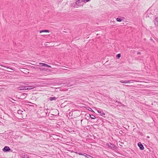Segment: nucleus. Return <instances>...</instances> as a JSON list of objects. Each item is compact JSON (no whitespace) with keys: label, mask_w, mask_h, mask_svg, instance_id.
I'll return each mask as SVG.
<instances>
[{"label":"nucleus","mask_w":158,"mask_h":158,"mask_svg":"<svg viewBox=\"0 0 158 158\" xmlns=\"http://www.w3.org/2000/svg\"><path fill=\"white\" fill-rule=\"evenodd\" d=\"M38 114L40 115V116L42 117H44L47 116V114L46 113V110L45 109L42 110H41L38 111Z\"/></svg>","instance_id":"1"},{"label":"nucleus","mask_w":158,"mask_h":158,"mask_svg":"<svg viewBox=\"0 0 158 158\" xmlns=\"http://www.w3.org/2000/svg\"><path fill=\"white\" fill-rule=\"evenodd\" d=\"M27 87L23 85H20L17 88V90H27Z\"/></svg>","instance_id":"2"},{"label":"nucleus","mask_w":158,"mask_h":158,"mask_svg":"<svg viewBox=\"0 0 158 158\" xmlns=\"http://www.w3.org/2000/svg\"><path fill=\"white\" fill-rule=\"evenodd\" d=\"M11 149L8 146H5L2 149V150L5 152H7L10 151Z\"/></svg>","instance_id":"3"},{"label":"nucleus","mask_w":158,"mask_h":158,"mask_svg":"<svg viewBox=\"0 0 158 158\" xmlns=\"http://www.w3.org/2000/svg\"><path fill=\"white\" fill-rule=\"evenodd\" d=\"M138 146L139 147V149L141 150H143L144 149V147L143 145L139 142L138 144Z\"/></svg>","instance_id":"4"},{"label":"nucleus","mask_w":158,"mask_h":158,"mask_svg":"<svg viewBox=\"0 0 158 158\" xmlns=\"http://www.w3.org/2000/svg\"><path fill=\"white\" fill-rule=\"evenodd\" d=\"M74 152L75 153H76V154H79V155H80L84 156H85V157H86L87 155H88L87 154H86L85 153H82L81 152H78L76 151V152Z\"/></svg>","instance_id":"5"},{"label":"nucleus","mask_w":158,"mask_h":158,"mask_svg":"<svg viewBox=\"0 0 158 158\" xmlns=\"http://www.w3.org/2000/svg\"><path fill=\"white\" fill-rule=\"evenodd\" d=\"M154 22L156 26H158V17L155 18L154 20Z\"/></svg>","instance_id":"6"},{"label":"nucleus","mask_w":158,"mask_h":158,"mask_svg":"<svg viewBox=\"0 0 158 158\" xmlns=\"http://www.w3.org/2000/svg\"><path fill=\"white\" fill-rule=\"evenodd\" d=\"M133 80H128V81H123V80H121L120 81V82L123 83H130V81H133Z\"/></svg>","instance_id":"7"},{"label":"nucleus","mask_w":158,"mask_h":158,"mask_svg":"<svg viewBox=\"0 0 158 158\" xmlns=\"http://www.w3.org/2000/svg\"><path fill=\"white\" fill-rule=\"evenodd\" d=\"M39 64L41 66H45L47 67L48 68H51V66L48 65L46 64L40 63H39Z\"/></svg>","instance_id":"8"},{"label":"nucleus","mask_w":158,"mask_h":158,"mask_svg":"<svg viewBox=\"0 0 158 158\" xmlns=\"http://www.w3.org/2000/svg\"><path fill=\"white\" fill-rule=\"evenodd\" d=\"M102 110H97V112L99 114H100V115L102 116H103L105 115V114L104 113L102 112Z\"/></svg>","instance_id":"9"},{"label":"nucleus","mask_w":158,"mask_h":158,"mask_svg":"<svg viewBox=\"0 0 158 158\" xmlns=\"http://www.w3.org/2000/svg\"><path fill=\"white\" fill-rule=\"evenodd\" d=\"M107 145L111 148H114L116 147V146L114 144L111 143H108Z\"/></svg>","instance_id":"10"},{"label":"nucleus","mask_w":158,"mask_h":158,"mask_svg":"<svg viewBox=\"0 0 158 158\" xmlns=\"http://www.w3.org/2000/svg\"><path fill=\"white\" fill-rule=\"evenodd\" d=\"M114 102H117L118 103V104L119 105V106H122L123 107H125V106L121 102H118L117 101H116V100H114Z\"/></svg>","instance_id":"11"},{"label":"nucleus","mask_w":158,"mask_h":158,"mask_svg":"<svg viewBox=\"0 0 158 158\" xmlns=\"http://www.w3.org/2000/svg\"><path fill=\"white\" fill-rule=\"evenodd\" d=\"M57 98L56 97H50L48 99L49 100L52 101L53 100H56L57 99Z\"/></svg>","instance_id":"12"},{"label":"nucleus","mask_w":158,"mask_h":158,"mask_svg":"<svg viewBox=\"0 0 158 158\" xmlns=\"http://www.w3.org/2000/svg\"><path fill=\"white\" fill-rule=\"evenodd\" d=\"M27 85V86H26L27 87V89H33L35 87L34 86V85L29 86L28 85Z\"/></svg>","instance_id":"13"},{"label":"nucleus","mask_w":158,"mask_h":158,"mask_svg":"<svg viewBox=\"0 0 158 158\" xmlns=\"http://www.w3.org/2000/svg\"><path fill=\"white\" fill-rule=\"evenodd\" d=\"M46 110V113L47 114V116H48L49 115V113H50V110L49 109H45Z\"/></svg>","instance_id":"14"},{"label":"nucleus","mask_w":158,"mask_h":158,"mask_svg":"<svg viewBox=\"0 0 158 158\" xmlns=\"http://www.w3.org/2000/svg\"><path fill=\"white\" fill-rule=\"evenodd\" d=\"M89 115L90 116V117L91 119H95L97 118L94 115H93L89 114Z\"/></svg>","instance_id":"15"},{"label":"nucleus","mask_w":158,"mask_h":158,"mask_svg":"<svg viewBox=\"0 0 158 158\" xmlns=\"http://www.w3.org/2000/svg\"><path fill=\"white\" fill-rule=\"evenodd\" d=\"M49 30H42L40 31V33H41L42 32H48L49 33Z\"/></svg>","instance_id":"16"},{"label":"nucleus","mask_w":158,"mask_h":158,"mask_svg":"<svg viewBox=\"0 0 158 158\" xmlns=\"http://www.w3.org/2000/svg\"><path fill=\"white\" fill-rule=\"evenodd\" d=\"M82 2L81 0H78L76 2V4L77 5H79V4L80 3V2Z\"/></svg>","instance_id":"17"},{"label":"nucleus","mask_w":158,"mask_h":158,"mask_svg":"<svg viewBox=\"0 0 158 158\" xmlns=\"http://www.w3.org/2000/svg\"><path fill=\"white\" fill-rule=\"evenodd\" d=\"M116 20L117 22H121L122 20V19L120 18H118L116 19Z\"/></svg>","instance_id":"18"},{"label":"nucleus","mask_w":158,"mask_h":158,"mask_svg":"<svg viewBox=\"0 0 158 158\" xmlns=\"http://www.w3.org/2000/svg\"><path fill=\"white\" fill-rule=\"evenodd\" d=\"M85 158H93V157L92 156L88 154Z\"/></svg>","instance_id":"19"},{"label":"nucleus","mask_w":158,"mask_h":158,"mask_svg":"<svg viewBox=\"0 0 158 158\" xmlns=\"http://www.w3.org/2000/svg\"><path fill=\"white\" fill-rule=\"evenodd\" d=\"M121 54L120 53L116 55V58H119L121 57Z\"/></svg>","instance_id":"20"},{"label":"nucleus","mask_w":158,"mask_h":158,"mask_svg":"<svg viewBox=\"0 0 158 158\" xmlns=\"http://www.w3.org/2000/svg\"><path fill=\"white\" fill-rule=\"evenodd\" d=\"M0 66H3V67H6V68H7V69H11L12 70H13V69H12L11 68H8V67H6V66H4L3 65H2L0 63Z\"/></svg>","instance_id":"21"},{"label":"nucleus","mask_w":158,"mask_h":158,"mask_svg":"<svg viewBox=\"0 0 158 158\" xmlns=\"http://www.w3.org/2000/svg\"><path fill=\"white\" fill-rule=\"evenodd\" d=\"M137 133L139 134L140 135H143V134L141 132H140L139 131H138L137 132Z\"/></svg>","instance_id":"22"},{"label":"nucleus","mask_w":158,"mask_h":158,"mask_svg":"<svg viewBox=\"0 0 158 158\" xmlns=\"http://www.w3.org/2000/svg\"><path fill=\"white\" fill-rule=\"evenodd\" d=\"M33 68L35 69H38L39 68L37 66H33Z\"/></svg>","instance_id":"23"},{"label":"nucleus","mask_w":158,"mask_h":158,"mask_svg":"<svg viewBox=\"0 0 158 158\" xmlns=\"http://www.w3.org/2000/svg\"><path fill=\"white\" fill-rule=\"evenodd\" d=\"M54 112L56 113H57V112H58V111L57 110V109H55L54 110Z\"/></svg>","instance_id":"24"},{"label":"nucleus","mask_w":158,"mask_h":158,"mask_svg":"<svg viewBox=\"0 0 158 158\" xmlns=\"http://www.w3.org/2000/svg\"><path fill=\"white\" fill-rule=\"evenodd\" d=\"M89 109L90 110H89V111H92L93 112H94V111L91 108H89Z\"/></svg>","instance_id":"25"},{"label":"nucleus","mask_w":158,"mask_h":158,"mask_svg":"<svg viewBox=\"0 0 158 158\" xmlns=\"http://www.w3.org/2000/svg\"><path fill=\"white\" fill-rule=\"evenodd\" d=\"M141 54V52H138L137 53V55H140Z\"/></svg>","instance_id":"26"},{"label":"nucleus","mask_w":158,"mask_h":158,"mask_svg":"<svg viewBox=\"0 0 158 158\" xmlns=\"http://www.w3.org/2000/svg\"><path fill=\"white\" fill-rule=\"evenodd\" d=\"M3 124L0 121V125H2Z\"/></svg>","instance_id":"27"},{"label":"nucleus","mask_w":158,"mask_h":158,"mask_svg":"<svg viewBox=\"0 0 158 158\" xmlns=\"http://www.w3.org/2000/svg\"><path fill=\"white\" fill-rule=\"evenodd\" d=\"M52 114V115H54V116H56V115H56V114Z\"/></svg>","instance_id":"28"},{"label":"nucleus","mask_w":158,"mask_h":158,"mask_svg":"<svg viewBox=\"0 0 158 158\" xmlns=\"http://www.w3.org/2000/svg\"><path fill=\"white\" fill-rule=\"evenodd\" d=\"M86 2H88L90 1V0H86Z\"/></svg>","instance_id":"29"},{"label":"nucleus","mask_w":158,"mask_h":158,"mask_svg":"<svg viewBox=\"0 0 158 158\" xmlns=\"http://www.w3.org/2000/svg\"><path fill=\"white\" fill-rule=\"evenodd\" d=\"M150 40H153V39H152V38H151V39H150Z\"/></svg>","instance_id":"30"},{"label":"nucleus","mask_w":158,"mask_h":158,"mask_svg":"<svg viewBox=\"0 0 158 158\" xmlns=\"http://www.w3.org/2000/svg\"><path fill=\"white\" fill-rule=\"evenodd\" d=\"M147 138H149V137L148 136H147Z\"/></svg>","instance_id":"31"}]
</instances>
